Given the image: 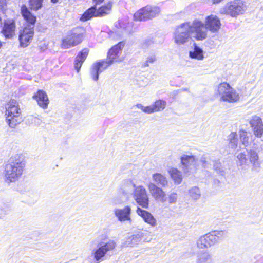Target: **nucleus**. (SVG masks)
<instances>
[{
  "mask_svg": "<svg viewBox=\"0 0 263 263\" xmlns=\"http://www.w3.org/2000/svg\"><path fill=\"white\" fill-rule=\"evenodd\" d=\"M202 27V24L197 20L179 25L173 33L174 44L177 47H181L186 44L192 37L197 41L204 40L206 33Z\"/></svg>",
  "mask_w": 263,
  "mask_h": 263,
  "instance_id": "f257e3e1",
  "label": "nucleus"
},
{
  "mask_svg": "<svg viewBox=\"0 0 263 263\" xmlns=\"http://www.w3.org/2000/svg\"><path fill=\"white\" fill-rule=\"evenodd\" d=\"M121 187L125 194L131 192L133 198L139 205L146 209L148 208L149 196L144 186L136 185L132 180L127 179L122 182Z\"/></svg>",
  "mask_w": 263,
  "mask_h": 263,
  "instance_id": "f03ea898",
  "label": "nucleus"
},
{
  "mask_svg": "<svg viewBox=\"0 0 263 263\" xmlns=\"http://www.w3.org/2000/svg\"><path fill=\"white\" fill-rule=\"evenodd\" d=\"M25 164L19 155L11 157L4 167L3 175L7 183H14L22 176Z\"/></svg>",
  "mask_w": 263,
  "mask_h": 263,
  "instance_id": "7ed1b4c3",
  "label": "nucleus"
},
{
  "mask_svg": "<svg viewBox=\"0 0 263 263\" xmlns=\"http://www.w3.org/2000/svg\"><path fill=\"white\" fill-rule=\"evenodd\" d=\"M116 243L112 240L101 241L98 243L96 248L92 250L91 254L88 256L89 263H100L102 261L108 252L114 250Z\"/></svg>",
  "mask_w": 263,
  "mask_h": 263,
  "instance_id": "20e7f679",
  "label": "nucleus"
},
{
  "mask_svg": "<svg viewBox=\"0 0 263 263\" xmlns=\"http://www.w3.org/2000/svg\"><path fill=\"white\" fill-rule=\"evenodd\" d=\"M248 6L244 0H232L221 8L220 13L233 18L244 15L248 10Z\"/></svg>",
  "mask_w": 263,
  "mask_h": 263,
  "instance_id": "39448f33",
  "label": "nucleus"
},
{
  "mask_svg": "<svg viewBox=\"0 0 263 263\" xmlns=\"http://www.w3.org/2000/svg\"><path fill=\"white\" fill-rule=\"evenodd\" d=\"M216 94L220 97L221 101L229 103L236 102L240 99L237 91L226 82L221 83L217 86Z\"/></svg>",
  "mask_w": 263,
  "mask_h": 263,
  "instance_id": "423d86ee",
  "label": "nucleus"
},
{
  "mask_svg": "<svg viewBox=\"0 0 263 263\" xmlns=\"http://www.w3.org/2000/svg\"><path fill=\"white\" fill-rule=\"evenodd\" d=\"M6 108V121L10 127L14 128L22 120L18 104L15 100H11L7 103Z\"/></svg>",
  "mask_w": 263,
  "mask_h": 263,
  "instance_id": "0eeeda50",
  "label": "nucleus"
},
{
  "mask_svg": "<svg viewBox=\"0 0 263 263\" xmlns=\"http://www.w3.org/2000/svg\"><path fill=\"white\" fill-rule=\"evenodd\" d=\"M194 20L198 21L202 24V29H203L206 33L205 39L208 37V31L211 33H216L219 31L221 25L220 19L214 14H211L206 16L204 22L198 18H196Z\"/></svg>",
  "mask_w": 263,
  "mask_h": 263,
  "instance_id": "6e6552de",
  "label": "nucleus"
},
{
  "mask_svg": "<svg viewBox=\"0 0 263 263\" xmlns=\"http://www.w3.org/2000/svg\"><path fill=\"white\" fill-rule=\"evenodd\" d=\"M83 39V34L78 29L73 30L67 34L62 40L61 47L63 49H68L80 44Z\"/></svg>",
  "mask_w": 263,
  "mask_h": 263,
  "instance_id": "1a4fd4ad",
  "label": "nucleus"
},
{
  "mask_svg": "<svg viewBox=\"0 0 263 263\" xmlns=\"http://www.w3.org/2000/svg\"><path fill=\"white\" fill-rule=\"evenodd\" d=\"M123 46L124 44L120 42L109 50L108 53L107 60L106 61L108 66L114 62H120L123 60V57L120 56Z\"/></svg>",
  "mask_w": 263,
  "mask_h": 263,
  "instance_id": "9d476101",
  "label": "nucleus"
},
{
  "mask_svg": "<svg viewBox=\"0 0 263 263\" xmlns=\"http://www.w3.org/2000/svg\"><path fill=\"white\" fill-rule=\"evenodd\" d=\"M33 35V27H26L20 30L18 36L20 47H27L31 42Z\"/></svg>",
  "mask_w": 263,
  "mask_h": 263,
  "instance_id": "9b49d317",
  "label": "nucleus"
},
{
  "mask_svg": "<svg viewBox=\"0 0 263 263\" xmlns=\"http://www.w3.org/2000/svg\"><path fill=\"white\" fill-rule=\"evenodd\" d=\"M166 105V103L165 101L158 100L149 106H145L142 104L139 103L136 105V107L146 114H151L163 110L165 108Z\"/></svg>",
  "mask_w": 263,
  "mask_h": 263,
  "instance_id": "f8f14e48",
  "label": "nucleus"
},
{
  "mask_svg": "<svg viewBox=\"0 0 263 263\" xmlns=\"http://www.w3.org/2000/svg\"><path fill=\"white\" fill-rule=\"evenodd\" d=\"M147 187L155 200L161 203H164L167 201L166 193L161 187L152 182L148 184Z\"/></svg>",
  "mask_w": 263,
  "mask_h": 263,
  "instance_id": "ddd939ff",
  "label": "nucleus"
},
{
  "mask_svg": "<svg viewBox=\"0 0 263 263\" xmlns=\"http://www.w3.org/2000/svg\"><path fill=\"white\" fill-rule=\"evenodd\" d=\"M183 165L182 170L184 174L194 173L196 169L197 160L193 156L184 155L181 158Z\"/></svg>",
  "mask_w": 263,
  "mask_h": 263,
  "instance_id": "4468645a",
  "label": "nucleus"
},
{
  "mask_svg": "<svg viewBox=\"0 0 263 263\" xmlns=\"http://www.w3.org/2000/svg\"><path fill=\"white\" fill-rule=\"evenodd\" d=\"M132 209L130 206L126 205L123 208H115L114 214L115 216L120 222H131L130 217Z\"/></svg>",
  "mask_w": 263,
  "mask_h": 263,
  "instance_id": "2eb2a0df",
  "label": "nucleus"
},
{
  "mask_svg": "<svg viewBox=\"0 0 263 263\" xmlns=\"http://www.w3.org/2000/svg\"><path fill=\"white\" fill-rule=\"evenodd\" d=\"M250 124L252 128L254 135L256 137L260 138L263 135V123L261 119L255 116L250 121Z\"/></svg>",
  "mask_w": 263,
  "mask_h": 263,
  "instance_id": "dca6fc26",
  "label": "nucleus"
},
{
  "mask_svg": "<svg viewBox=\"0 0 263 263\" xmlns=\"http://www.w3.org/2000/svg\"><path fill=\"white\" fill-rule=\"evenodd\" d=\"M108 67L106 61L101 60L95 63L90 69V74L92 79L97 81L98 79L99 74Z\"/></svg>",
  "mask_w": 263,
  "mask_h": 263,
  "instance_id": "f3484780",
  "label": "nucleus"
},
{
  "mask_svg": "<svg viewBox=\"0 0 263 263\" xmlns=\"http://www.w3.org/2000/svg\"><path fill=\"white\" fill-rule=\"evenodd\" d=\"M210 233L199 237L196 241V247L199 249H208L215 245Z\"/></svg>",
  "mask_w": 263,
  "mask_h": 263,
  "instance_id": "a211bd4d",
  "label": "nucleus"
},
{
  "mask_svg": "<svg viewBox=\"0 0 263 263\" xmlns=\"http://www.w3.org/2000/svg\"><path fill=\"white\" fill-rule=\"evenodd\" d=\"M16 26L13 20H8L4 23L3 33L5 37L11 39L15 35Z\"/></svg>",
  "mask_w": 263,
  "mask_h": 263,
  "instance_id": "6ab92c4d",
  "label": "nucleus"
},
{
  "mask_svg": "<svg viewBox=\"0 0 263 263\" xmlns=\"http://www.w3.org/2000/svg\"><path fill=\"white\" fill-rule=\"evenodd\" d=\"M137 214L141 216L143 220L152 227L157 226V221L153 215L148 211L138 207L136 210Z\"/></svg>",
  "mask_w": 263,
  "mask_h": 263,
  "instance_id": "aec40b11",
  "label": "nucleus"
},
{
  "mask_svg": "<svg viewBox=\"0 0 263 263\" xmlns=\"http://www.w3.org/2000/svg\"><path fill=\"white\" fill-rule=\"evenodd\" d=\"M189 57L192 59L202 61L205 58L204 52L199 46L194 44L190 49Z\"/></svg>",
  "mask_w": 263,
  "mask_h": 263,
  "instance_id": "412c9836",
  "label": "nucleus"
},
{
  "mask_svg": "<svg viewBox=\"0 0 263 263\" xmlns=\"http://www.w3.org/2000/svg\"><path fill=\"white\" fill-rule=\"evenodd\" d=\"M33 98L37 102L38 105L43 109L47 108L49 99L46 92L43 90H39L33 96Z\"/></svg>",
  "mask_w": 263,
  "mask_h": 263,
  "instance_id": "4be33fe9",
  "label": "nucleus"
},
{
  "mask_svg": "<svg viewBox=\"0 0 263 263\" xmlns=\"http://www.w3.org/2000/svg\"><path fill=\"white\" fill-rule=\"evenodd\" d=\"M167 172L174 183L176 185L180 184L183 179L182 172L176 168L170 167Z\"/></svg>",
  "mask_w": 263,
  "mask_h": 263,
  "instance_id": "5701e85b",
  "label": "nucleus"
},
{
  "mask_svg": "<svg viewBox=\"0 0 263 263\" xmlns=\"http://www.w3.org/2000/svg\"><path fill=\"white\" fill-rule=\"evenodd\" d=\"M248 155L249 159V162L252 164L254 169L258 170L260 167V162L259 161V156L258 153L253 149H250L247 150Z\"/></svg>",
  "mask_w": 263,
  "mask_h": 263,
  "instance_id": "b1692460",
  "label": "nucleus"
},
{
  "mask_svg": "<svg viewBox=\"0 0 263 263\" xmlns=\"http://www.w3.org/2000/svg\"><path fill=\"white\" fill-rule=\"evenodd\" d=\"M21 13L24 20L30 24L29 26L33 27L36 22V17L28 10L26 6L22 7Z\"/></svg>",
  "mask_w": 263,
  "mask_h": 263,
  "instance_id": "393cba45",
  "label": "nucleus"
},
{
  "mask_svg": "<svg viewBox=\"0 0 263 263\" xmlns=\"http://www.w3.org/2000/svg\"><path fill=\"white\" fill-rule=\"evenodd\" d=\"M152 178L154 181V183L163 187L168 185V181L165 175L161 173H156L152 175Z\"/></svg>",
  "mask_w": 263,
  "mask_h": 263,
  "instance_id": "a878e982",
  "label": "nucleus"
},
{
  "mask_svg": "<svg viewBox=\"0 0 263 263\" xmlns=\"http://www.w3.org/2000/svg\"><path fill=\"white\" fill-rule=\"evenodd\" d=\"M89 50L87 49H83L77 55L74 62V67L77 72H79L81 66L88 54Z\"/></svg>",
  "mask_w": 263,
  "mask_h": 263,
  "instance_id": "bb28decb",
  "label": "nucleus"
},
{
  "mask_svg": "<svg viewBox=\"0 0 263 263\" xmlns=\"http://www.w3.org/2000/svg\"><path fill=\"white\" fill-rule=\"evenodd\" d=\"M196 263H213L212 255L209 251H204L198 254Z\"/></svg>",
  "mask_w": 263,
  "mask_h": 263,
  "instance_id": "cd10ccee",
  "label": "nucleus"
},
{
  "mask_svg": "<svg viewBox=\"0 0 263 263\" xmlns=\"http://www.w3.org/2000/svg\"><path fill=\"white\" fill-rule=\"evenodd\" d=\"M112 3L109 2L96 9L97 16L102 17L108 14L111 10Z\"/></svg>",
  "mask_w": 263,
  "mask_h": 263,
  "instance_id": "c85d7f7f",
  "label": "nucleus"
},
{
  "mask_svg": "<svg viewBox=\"0 0 263 263\" xmlns=\"http://www.w3.org/2000/svg\"><path fill=\"white\" fill-rule=\"evenodd\" d=\"M134 17L135 20L139 21L149 20L146 6L137 11L134 14Z\"/></svg>",
  "mask_w": 263,
  "mask_h": 263,
  "instance_id": "c756f323",
  "label": "nucleus"
},
{
  "mask_svg": "<svg viewBox=\"0 0 263 263\" xmlns=\"http://www.w3.org/2000/svg\"><path fill=\"white\" fill-rule=\"evenodd\" d=\"M93 17H97L96 6H93L87 10L81 17L80 20L85 22Z\"/></svg>",
  "mask_w": 263,
  "mask_h": 263,
  "instance_id": "7c9ffc66",
  "label": "nucleus"
},
{
  "mask_svg": "<svg viewBox=\"0 0 263 263\" xmlns=\"http://www.w3.org/2000/svg\"><path fill=\"white\" fill-rule=\"evenodd\" d=\"M239 135L241 144L245 147L248 146L250 144L252 136L249 135L248 133L245 130H240Z\"/></svg>",
  "mask_w": 263,
  "mask_h": 263,
  "instance_id": "2f4dec72",
  "label": "nucleus"
},
{
  "mask_svg": "<svg viewBox=\"0 0 263 263\" xmlns=\"http://www.w3.org/2000/svg\"><path fill=\"white\" fill-rule=\"evenodd\" d=\"M211 236L212 237V239L214 240L215 244H217L219 242L225 235L226 233L223 231H214L210 232Z\"/></svg>",
  "mask_w": 263,
  "mask_h": 263,
  "instance_id": "473e14b6",
  "label": "nucleus"
},
{
  "mask_svg": "<svg viewBox=\"0 0 263 263\" xmlns=\"http://www.w3.org/2000/svg\"><path fill=\"white\" fill-rule=\"evenodd\" d=\"M146 8L149 19L156 17L160 12L159 8L156 6H146Z\"/></svg>",
  "mask_w": 263,
  "mask_h": 263,
  "instance_id": "72a5a7b5",
  "label": "nucleus"
},
{
  "mask_svg": "<svg viewBox=\"0 0 263 263\" xmlns=\"http://www.w3.org/2000/svg\"><path fill=\"white\" fill-rule=\"evenodd\" d=\"M43 0H29V8L34 11H37L42 7Z\"/></svg>",
  "mask_w": 263,
  "mask_h": 263,
  "instance_id": "f704fd0d",
  "label": "nucleus"
},
{
  "mask_svg": "<svg viewBox=\"0 0 263 263\" xmlns=\"http://www.w3.org/2000/svg\"><path fill=\"white\" fill-rule=\"evenodd\" d=\"M237 134L235 132H232L229 136V146L231 148L235 149L237 147L238 140Z\"/></svg>",
  "mask_w": 263,
  "mask_h": 263,
  "instance_id": "c9c22d12",
  "label": "nucleus"
},
{
  "mask_svg": "<svg viewBox=\"0 0 263 263\" xmlns=\"http://www.w3.org/2000/svg\"><path fill=\"white\" fill-rule=\"evenodd\" d=\"M237 163L240 165H247L249 160L246 157V155L243 153H240L237 155Z\"/></svg>",
  "mask_w": 263,
  "mask_h": 263,
  "instance_id": "e433bc0d",
  "label": "nucleus"
},
{
  "mask_svg": "<svg viewBox=\"0 0 263 263\" xmlns=\"http://www.w3.org/2000/svg\"><path fill=\"white\" fill-rule=\"evenodd\" d=\"M189 193L191 198L194 200L198 199L200 196V192L197 187H193L189 191Z\"/></svg>",
  "mask_w": 263,
  "mask_h": 263,
  "instance_id": "4c0bfd02",
  "label": "nucleus"
},
{
  "mask_svg": "<svg viewBox=\"0 0 263 263\" xmlns=\"http://www.w3.org/2000/svg\"><path fill=\"white\" fill-rule=\"evenodd\" d=\"M263 141L262 140H254L253 145L251 149H253L255 151L259 152L263 150Z\"/></svg>",
  "mask_w": 263,
  "mask_h": 263,
  "instance_id": "58836bf2",
  "label": "nucleus"
},
{
  "mask_svg": "<svg viewBox=\"0 0 263 263\" xmlns=\"http://www.w3.org/2000/svg\"><path fill=\"white\" fill-rule=\"evenodd\" d=\"M178 199V195L176 193H172L168 195V202L170 204H174L177 202Z\"/></svg>",
  "mask_w": 263,
  "mask_h": 263,
  "instance_id": "ea45409f",
  "label": "nucleus"
},
{
  "mask_svg": "<svg viewBox=\"0 0 263 263\" xmlns=\"http://www.w3.org/2000/svg\"><path fill=\"white\" fill-rule=\"evenodd\" d=\"M132 243H134L138 242L140 240V236L139 234L134 235L131 236Z\"/></svg>",
  "mask_w": 263,
  "mask_h": 263,
  "instance_id": "a19ab883",
  "label": "nucleus"
},
{
  "mask_svg": "<svg viewBox=\"0 0 263 263\" xmlns=\"http://www.w3.org/2000/svg\"><path fill=\"white\" fill-rule=\"evenodd\" d=\"M156 61V58L155 56H149L147 58L146 65H148L149 63H153Z\"/></svg>",
  "mask_w": 263,
  "mask_h": 263,
  "instance_id": "79ce46f5",
  "label": "nucleus"
},
{
  "mask_svg": "<svg viewBox=\"0 0 263 263\" xmlns=\"http://www.w3.org/2000/svg\"><path fill=\"white\" fill-rule=\"evenodd\" d=\"M95 5L102 3L104 0H93Z\"/></svg>",
  "mask_w": 263,
  "mask_h": 263,
  "instance_id": "37998d69",
  "label": "nucleus"
},
{
  "mask_svg": "<svg viewBox=\"0 0 263 263\" xmlns=\"http://www.w3.org/2000/svg\"><path fill=\"white\" fill-rule=\"evenodd\" d=\"M8 0H0V5L3 6L5 5Z\"/></svg>",
  "mask_w": 263,
  "mask_h": 263,
  "instance_id": "c03bdc74",
  "label": "nucleus"
},
{
  "mask_svg": "<svg viewBox=\"0 0 263 263\" xmlns=\"http://www.w3.org/2000/svg\"><path fill=\"white\" fill-rule=\"evenodd\" d=\"M222 0H212V2L213 4H218L221 2Z\"/></svg>",
  "mask_w": 263,
  "mask_h": 263,
  "instance_id": "a18cd8bd",
  "label": "nucleus"
},
{
  "mask_svg": "<svg viewBox=\"0 0 263 263\" xmlns=\"http://www.w3.org/2000/svg\"><path fill=\"white\" fill-rule=\"evenodd\" d=\"M51 1L52 3H57L58 1V0H51Z\"/></svg>",
  "mask_w": 263,
  "mask_h": 263,
  "instance_id": "49530a36",
  "label": "nucleus"
},
{
  "mask_svg": "<svg viewBox=\"0 0 263 263\" xmlns=\"http://www.w3.org/2000/svg\"><path fill=\"white\" fill-rule=\"evenodd\" d=\"M3 43L0 41V48L2 46Z\"/></svg>",
  "mask_w": 263,
  "mask_h": 263,
  "instance_id": "de8ad7c7",
  "label": "nucleus"
},
{
  "mask_svg": "<svg viewBox=\"0 0 263 263\" xmlns=\"http://www.w3.org/2000/svg\"><path fill=\"white\" fill-rule=\"evenodd\" d=\"M126 32H127V33H130V31L129 30H126Z\"/></svg>",
  "mask_w": 263,
  "mask_h": 263,
  "instance_id": "09e8293b",
  "label": "nucleus"
}]
</instances>
